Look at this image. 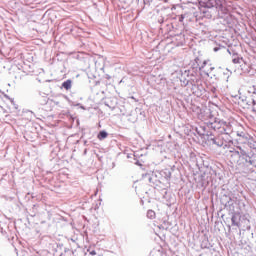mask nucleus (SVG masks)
Here are the masks:
<instances>
[{
    "mask_svg": "<svg viewBox=\"0 0 256 256\" xmlns=\"http://www.w3.org/2000/svg\"><path fill=\"white\" fill-rule=\"evenodd\" d=\"M239 219H241V216L239 214H235L234 216H232V224L239 225Z\"/></svg>",
    "mask_w": 256,
    "mask_h": 256,
    "instance_id": "obj_1",
    "label": "nucleus"
},
{
    "mask_svg": "<svg viewBox=\"0 0 256 256\" xmlns=\"http://www.w3.org/2000/svg\"><path fill=\"white\" fill-rule=\"evenodd\" d=\"M62 87H64V89H71V80H67L62 84Z\"/></svg>",
    "mask_w": 256,
    "mask_h": 256,
    "instance_id": "obj_2",
    "label": "nucleus"
},
{
    "mask_svg": "<svg viewBox=\"0 0 256 256\" xmlns=\"http://www.w3.org/2000/svg\"><path fill=\"white\" fill-rule=\"evenodd\" d=\"M98 139L101 141V139H107V132L105 131H101L99 134H98Z\"/></svg>",
    "mask_w": 256,
    "mask_h": 256,
    "instance_id": "obj_3",
    "label": "nucleus"
},
{
    "mask_svg": "<svg viewBox=\"0 0 256 256\" xmlns=\"http://www.w3.org/2000/svg\"><path fill=\"white\" fill-rule=\"evenodd\" d=\"M147 215H148V217L153 218V217H155V212H154L153 210H149V211L147 212Z\"/></svg>",
    "mask_w": 256,
    "mask_h": 256,
    "instance_id": "obj_4",
    "label": "nucleus"
},
{
    "mask_svg": "<svg viewBox=\"0 0 256 256\" xmlns=\"http://www.w3.org/2000/svg\"><path fill=\"white\" fill-rule=\"evenodd\" d=\"M233 63H241V58H234Z\"/></svg>",
    "mask_w": 256,
    "mask_h": 256,
    "instance_id": "obj_5",
    "label": "nucleus"
},
{
    "mask_svg": "<svg viewBox=\"0 0 256 256\" xmlns=\"http://www.w3.org/2000/svg\"><path fill=\"white\" fill-rule=\"evenodd\" d=\"M107 79H111V76H107Z\"/></svg>",
    "mask_w": 256,
    "mask_h": 256,
    "instance_id": "obj_6",
    "label": "nucleus"
}]
</instances>
